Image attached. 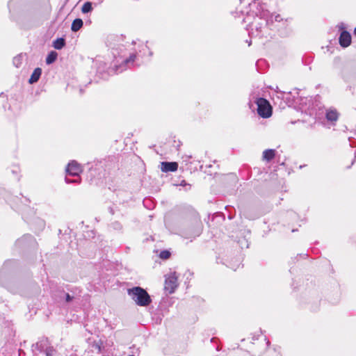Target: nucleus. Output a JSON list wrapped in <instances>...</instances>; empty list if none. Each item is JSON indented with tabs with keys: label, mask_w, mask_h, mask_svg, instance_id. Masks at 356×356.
I'll return each mask as SVG.
<instances>
[{
	"label": "nucleus",
	"mask_w": 356,
	"mask_h": 356,
	"mask_svg": "<svg viewBox=\"0 0 356 356\" xmlns=\"http://www.w3.org/2000/svg\"><path fill=\"white\" fill-rule=\"evenodd\" d=\"M265 17H267V15L263 11L259 17L255 19L252 24H249L251 29L249 31L250 35L259 38L266 36L268 32V19H264Z\"/></svg>",
	"instance_id": "nucleus-1"
},
{
	"label": "nucleus",
	"mask_w": 356,
	"mask_h": 356,
	"mask_svg": "<svg viewBox=\"0 0 356 356\" xmlns=\"http://www.w3.org/2000/svg\"><path fill=\"white\" fill-rule=\"evenodd\" d=\"M128 295L136 302L137 305L146 307L152 302V299L148 293L140 286H135L129 289Z\"/></svg>",
	"instance_id": "nucleus-2"
},
{
	"label": "nucleus",
	"mask_w": 356,
	"mask_h": 356,
	"mask_svg": "<svg viewBox=\"0 0 356 356\" xmlns=\"http://www.w3.org/2000/svg\"><path fill=\"white\" fill-rule=\"evenodd\" d=\"M257 104V111L259 115L264 118H268L272 115V107L268 101L266 99L259 97L255 101Z\"/></svg>",
	"instance_id": "nucleus-3"
},
{
	"label": "nucleus",
	"mask_w": 356,
	"mask_h": 356,
	"mask_svg": "<svg viewBox=\"0 0 356 356\" xmlns=\"http://www.w3.org/2000/svg\"><path fill=\"white\" fill-rule=\"evenodd\" d=\"M177 285V277L176 276L175 273H170L165 277L164 289L168 293H174Z\"/></svg>",
	"instance_id": "nucleus-4"
},
{
	"label": "nucleus",
	"mask_w": 356,
	"mask_h": 356,
	"mask_svg": "<svg viewBox=\"0 0 356 356\" xmlns=\"http://www.w3.org/2000/svg\"><path fill=\"white\" fill-rule=\"evenodd\" d=\"M136 58V53L133 52L129 54V56L122 62L119 65H116L115 72H122L127 68H129L134 65V61Z\"/></svg>",
	"instance_id": "nucleus-5"
},
{
	"label": "nucleus",
	"mask_w": 356,
	"mask_h": 356,
	"mask_svg": "<svg viewBox=\"0 0 356 356\" xmlns=\"http://www.w3.org/2000/svg\"><path fill=\"white\" fill-rule=\"evenodd\" d=\"M66 172L68 175L79 177V174L82 172V168L76 161H72L68 163Z\"/></svg>",
	"instance_id": "nucleus-6"
},
{
	"label": "nucleus",
	"mask_w": 356,
	"mask_h": 356,
	"mask_svg": "<svg viewBox=\"0 0 356 356\" xmlns=\"http://www.w3.org/2000/svg\"><path fill=\"white\" fill-rule=\"evenodd\" d=\"M35 243L34 238L31 234H25L16 241L18 247L32 246Z\"/></svg>",
	"instance_id": "nucleus-7"
},
{
	"label": "nucleus",
	"mask_w": 356,
	"mask_h": 356,
	"mask_svg": "<svg viewBox=\"0 0 356 356\" xmlns=\"http://www.w3.org/2000/svg\"><path fill=\"white\" fill-rule=\"evenodd\" d=\"M51 347L49 346V342L47 339H43L38 341L37 343L32 346V350L34 354H36V351L40 353L46 351V349H49Z\"/></svg>",
	"instance_id": "nucleus-8"
},
{
	"label": "nucleus",
	"mask_w": 356,
	"mask_h": 356,
	"mask_svg": "<svg viewBox=\"0 0 356 356\" xmlns=\"http://www.w3.org/2000/svg\"><path fill=\"white\" fill-rule=\"evenodd\" d=\"M339 44L342 47H348L351 43V35L347 31H342L339 38Z\"/></svg>",
	"instance_id": "nucleus-9"
},
{
	"label": "nucleus",
	"mask_w": 356,
	"mask_h": 356,
	"mask_svg": "<svg viewBox=\"0 0 356 356\" xmlns=\"http://www.w3.org/2000/svg\"><path fill=\"white\" fill-rule=\"evenodd\" d=\"M161 171L167 172H175L178 168V164L176 162H161Z\"/></svg>",
	"instance_id": "nucleus-10"
},
{
	"label": "nucleus",
	"mask_w": 356,
	"mask_h": 356,
	"mask_svg": "<svg viewBox=\"0 0 356 356\" xmlns=\"http://www.w3.org/2000/svg\"><path fill=\"white\" fill-rule=\"evenodd\" d=\"M325 117L327 121L331 122H335L339 118V114L335 109L327 110Z\"/></svg>",
	"instance_id": "nucleus-11"
},
{
	"label": "nucleus",
	"mask_w": 356,
	"mask_h": 356,
	"mask_svg": "<svg viewBox=\"0 0 356 356\" xmlns=\"http://www.w3.org/2000/svg\"><path fill=\"white\" fill-rule=\"evenodd\" d=\"M41 74H42V69L40 67L35 68L31 75V77L29 80V83L30 84H33V83L38 82Z\"/></svg>",
	"instance_id": "nucleus-12"
},
{
	"label": "nucleus",
	"mask_w": 356,
	"mask_h": 356,
	"mask_svg": "<svg viewBox=\"0 0 356 356\" xmlns=\"http://www.w3.org/2000/svg\"><path fill=\"white\" fill-rule=\"evenodd\" d=\"M278 94L282 95V99L289 106L293 104L295 102L294 96H292L291 93L286 92H280Z\"/></svg>",
	"instance_id": "nucleus-13"
},
{
	"label": "nucleus",
	"mask_w": 356,
	"mask_h": 356,
	"mask_svg": "<svg viewBox=\"0 0 356 356\" xmlns=\"http://www.w3.org/2000/svg\"><path fill=\"white\" fill-rule=\"evenodd\" d=\"M275 156V150L273 149H268L263 152V160L270 161Z\"/></svg>",
	"instance_id": "nucleus-14"
},
{
	"label": "nucleus",
	"mask_w": 356,
	"mask_h": 356,
	"mask_svg": "<svg viewBox=\"0 0 356 356\" xmlns=\"http://www.w3.org/2000/svg\"><path fill=\"white\" fill-rule=\"evenodd\" d=\"M83 24V21L81 19H79V18L75 19L72 23V26H71L72 31L74 32L78 31L82 27Z\"/></svg>",
	"instance_id": "nucleus-15"
},
{
	"label": "nucleus",
	"mask_w": 356,
	"mask_h": 356,
	"mask_svg": "<svg viewBox=\"0 0 356 356\" xmlns=\"http://www.w3.org/2000/svg\"><path fill=\"white\" fill-rule=\"evenodd\" d=\"M65 45V40L63 38H57L56 40L54 41L53 47L56 49H61L63 47H64Z\"/></svg>",
	"instance_id": "nucleus-16"
},
{
	"label": "nucleus",
	"mask_w": 356,
	"mask_h": 356,
	"mask_svg": "<svg viewBox=\"0 0 356 356\" xmlns=\"http://www.w3.org/2000/svg\"><path fill=\"white\" fill-rule=\"evenodd\" d=\"M57 56L58 54L54 51H51L50 53H49L46 58V63L47 65L53 63L56 60Z\"/></svg>",
	"instance_id": "nucleus-17"
},
{
	"label": "nucleus",
	"mask_w": 356,
	"mask_h": 356,
	"mask_svg": "<svg viewBox=\"0 0 356 356\" xmlns=\"http://www.w3.org/2000/svg\"><path fill=\"white\" fill-rule=\"evenodd\" d=\"M92 10V3L87 1L83 3L81 8V12L84 14L88 13Z\"/></svg>",
	"instance_id": "nucleus-18"
},
{
	"label": "nucleus",
	"mask_w": 356,
	"mask_h": 356,
	"mask_svg": "<svg viewBox=\"0 0 356 356\" xmlns=\"http://www.w3.org/2000/svg\"><path fill=\"white\" fill-rule=\"evenodd\" d=\"M266 14L268 15L266 13ZM266 19H268V22L269 21L273 22V20L275 22H280L282 20V18L278 14L277 15H271L270 17H268V15H267V17H266Z\"/></svg>",
	"instance_id": "nucleus-19"
},
{
	"label": "nucleus",
	"mask_w": 356,
	"mask_h": 356,
	"mask_svg": "<svg viewBox=\"0 0 356 356\" xmlns=\"http://www.w3.org/2000/svg\"><path fill=\"white\" fill-rule=\"evenodd\" d=\"M22 62V56L18 55L13 58V64L17 67H20Z\"/></svg>",
	"instance_id": "nucleus-20"
},
{
	"label": "nucleus",
	"mask_w": 356,
	"mask_h": 356,
	"mask_svg": "<svg viewBox=\"0 0 356 356\" xmlns=\"http://www.w3.org/2000/svg\"><path fill=\"white\" fill-rule=\"evenodd\" d=\"M170 257V252L168 250H163L159 254V257L162 259H167Z\"/></svg>",
	"instance_id": "nucleus-21"
},
{
	"label": "nucleus",
	"mask_w": 356,
	"mask_h": 356,
	"mask_svg": "<svg viewBox=\"0 0 356 356\" xmlns=\"http://www.w3.org/2000/svg\"><path fill=\"white\" fill-rule=\"evenodd\" d=\"M250 9L256 8L257 10L263 9V5L259 2H253L249 4Z\"/></svg>",
	"instance_id": "nucleus-22"
},
{
	"label": "nucleus",
	"mask_w": 356,
	"mask_h": 356,
	"mask_svg": "<svg viewBox=\"0 0 356 356\" xmlns=\"http://www.w3.org/2000/svg\"><path fill=\"white\" fill-rule=\"evenodd\" d=\"M112 227L115 230H120L122 229V225L118 222H113L111 224Z\"/></svg>",
	"instance_id": "nucleus-23"
},
{
	"label": "nucleus",
	"mask_w": 356,
	"mask_h": 356,
	"mask_svg": "<svg viewBox=\"0 0 356 356\" xmlns=\"http://www.w3.org/2000/svg\"><path fill=\"white\" fill-rule=\"evenodd\" d=\"M65 181H66V183H67V184H71V183H79V182H80V179H68L67 177H65Z\"/></svg>",
	"instance_id": "nucleus-24"
},
{
	"label": "nucleus",
	"mask_w": 356,
	"mask_h": 356,
	"mask_svg": "<svg viewBox=\"0 0 356 356\" xmlns=\"http://www.w3.org/2000/svg\"><path fill=\"white\" fill-rule=\"evenodd\" d=\"M54 351V350L53 349V348H50L49 349H46V351L44 352L45 353V355L46 356H53V352Z\"/></svg>",
	"instance_id": "nucleus-25"
},
{
	"label": "nucleus",
	"mask_w": 356,
	"mask_h": 356,
	"mask_svg": "<svg viewBox=\"0 0 356 356\" xmlns=\"http://www.w3.org/2000/svg\"><path fill=\"white\" fill-rule=\"evenodd\" d=\"M74 299V296H71L69 293L65 294V301L67 302H71Z\"/></svg>",
	"instance_id": "nucleus-26"
},
{
	"label": "nucleus",
	"mask_w": 356,
	"mask_h": 356,
	"mask_svg": "<svg viewBox=\"0 0 356 356\" xmlns=\"http://www.w3.org/2000/svg\"><path fill=\"white\" fill-rule=\"evenodd\" d=\"M253 15H250L248 13L246 17H245L243 19V22L244 23H246V22H249L250 23V19L252 18Z\"/></svg>",
	"instance_id": "nucleus-27"
},
{
	"label": "nucleus",
	"mask_w": 356,
	"mask_h": 356,
	"mask_svg": "<svg viewBox=\"0 0 356 356\" xmlns=\"http://www.w3.org/2000/svg\"><path fill=\"white\" fill-rule=\"evenodd\" d=\"M180 185L183 186H188L189 188H191V185L188 184L185 180L181 181Z\"/></svg>",
	"instance_id": "nucleus-28"
},
{
	"label": "nucleus",
	"mask_w": 356,
	"mask_h": 356,
	"mask_svg": "<svg viewBox=\"0 0 356 356\" xmlns=\"http://www.w3.org/2000/svg\"><path fill=\"white\" fill-rule=\"evenodd\" d=\"M282 92V91H281V90H279L278 89L276 90V93H277L276 96H277V97L278 99H282V95L278 94V92Z\"/></svg>",
	"instance_id": "nucleus-29"
},
{
	"label": "nucleus",
	"mask_w": 356,
	"mask_h": 356,
	"mask_svg": "<svg viewBox=\"0 0 356 356\" xmlns=\"http://www.w3.org/2000/svg\"><path fill=\"white\" fill-rule=\"evenodd\" d=\"M109 210H110V213H111V214H113V213H114V212H113V209L112 208H109Z\"/></svg>",
	"instance_id": "nucleus-30"
},
{
	"label": "nucleus",
	"mask_w": 356,
	"mask_h": 356,
	"mask_svg": "<svg viewBox=\"0 0 356 356\" xmlns=\"http://www.w3.org/2000/svg\"><path fill=\"white\" fill-rule=\"evenodd\" d=\"M354 35L356 36V27L354 29Z\"/></svg>",
	"instance_id": "nucleus-31"
},
{
	"label": "nucleus",
	"mask_w": 356,
	"mask_h": 356,
	"mask_svg": "<svg viewBox=\"0 0 356 356\" xmlns=\"http://www.w3.org/2000/svg\"><path fill=\"white\" fill-rule=\"evenodd\" d=\"M343 24H341V26H340V29H343Z\"/></svg>",
	"instance_id": "nucleus-32"
},
{
	"label": "nucleus",
	"mask_w": 356,
	"mask_h": 356,
	"mask_svg": "<svg viewBox=\"0 0 356 356\" xmlns=\"http://www.w3.org/2000/svg\"><path fill=\"white\" fill-rule=\"evenodd\" d=\"M355 157L356 158V150H355Z\"/></svg>",
	"instance_id": "nucleus-33"
},
{
	"label": "nucleus",
	"mask_w": 356,
	"mask_h": 356,
	"mask_svg": "<svg viewBox=\"0 0 356 356\" xmlns=\"http://www.w3.org/2000/svg\"><path fill=\"white\" fill-rule=\"evenodd\" d=\"M129 356H134V355H129Z\"/></svg>",
	"instance_id": "nucleus-34"
}]
</instances>
